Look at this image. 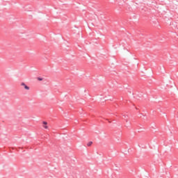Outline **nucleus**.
Here are the masks:
<instances>
[{
  "label": "nucleus",
  "mask_w": 178,
  "mask_h": 178,
  "mask_svg": "<svg viewBox=\"0 0 178 178\" xmlns=\"http://www.w3.org/2000/svg\"><path fill=\"white\" fill-rule=\"evenodd\" d=\"M43 124H45V121L43 122Z\"/></svg>",
  "instance_id": "nucleus-4"
},
{
  "label": "nucleus",
  "mask_w": 178,
  "mask_h": 178,
  "mask_svg": "<svg viewBox=\"0 0 178 178\" xmlns=\"http://www.w3.org/2000/svg\"><path fill=\"white\" fill-rule=\"evenodd\" d=\"M45 129H48V127H47V126H46V127H45Z\"/></svg>",
  "instance_id": "nucleus-5"
},
{
  "label": "nucleus",
  "mask_w": 178,
  "mask_h": 178,
  "mask_svg": "<svg viewBox=\"0 0 178 178\" xmlns=\"http://www.w3.org/2000/svg\"><path fill=\"white\" fill-rule=\"evenodd\" d=\"M47 122H45V124H47Z\"/></svg>",
  "instance_id": "nucleus-6"
},
{
  "label": "nucleus",
  "mask_w": 178,
  "mask_h": 178,
  "mask_svg": "<svg viewBox=\"0 0 178 178\" xmlns=\"http://www.w3.org/2000/svg\"><path fill=\"white\" fill-rule=\"evenodd\" d=\"M87 145H88V147H91V145H92V142H91V141L88 142Z\"/></svg>",
  "instance_id": "nucleus-2"
},
{
  "label": "nucleus",
  "mask_w": 178,
  "mask_h": 178,
  "mask_svg": "<svg viewBox=\"0 0 178 178\" xmlns=\"http://www.w3.org/2000/svg\"><path fill=\"white\" fill-rule=\"evenodd\" d=\"M21 87H23V88H24V90H30V87H29L27 85H26V83H24V82L21 83Z\"/></svg>",
  "instance_id": "nucleus-1"
},
{
  "label": "nucleus",
  "mask_w": 178,
  "mask_h": 178,
  "mask_svg": "<svg viewBox=\"0 0 178 178\" xmlns=\"http://www.w3.org/2000/svg\"><path fill=\"white\" fill-rule=\"evenodd\" d=\"M37 79H38L39 81H42V80H43L42 78H40V77H38Z\"/></svg>",
  "instance_id": "nucleus-3"
}]
</instances>
